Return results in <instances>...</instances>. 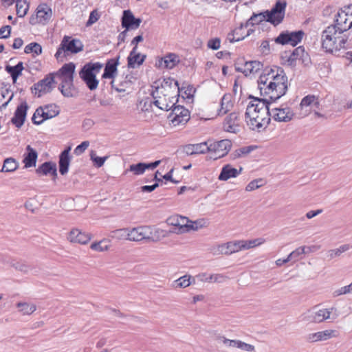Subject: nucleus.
<instances>
[{
  "instance_id": "4",
  "label": "nucleus",
  "mask_w": 352,
  "mask_h": 352,
  "mask_svg": "<svg viewBox=\"0 0 352 352\" xmlns=\"http://www.w3.org/2000/svg\"><path fill=\"white\" fill-rule=\"evenodd\" d=\"M321 42L326 52L339 55L342 50L346 48L348 37L335 27L329 25L322 32Z\"/></svg>"
},
{
  "instance_id": "39",
  "label": "nucleus",
  "mask_w": 352,
  "mask_h": 352,
  "mask_svg": "<svg viewBox=\"0 0 352 352\" xmlns=\"http://www.w3.org/2000/svg\"><path fill=\"white\" fill-rule=\"evenodd\" d=\"M16 307L21 316H30L36 310V305L32 302L19 301L16 304Z\"/></svg>"
},
{
  "instance_id": "22",
  "label": "nucleus",
  "mask_w": 352,
  "mask_h": 352,
  "mask_svg": "<svg viewBox=\"0 0 352 352\" xmlns=\"http://www.w3.org/2000/svg\"><path fill=\"white\" fill-rule=\"evenodd\" d=\"M91 234L78 228H74L69 230L67 235V239L72 243L85 245L91 239Z\"/></svg>"
},
{
  "instance_id": "36",
  "label": "nucleus",
  "mask_w": 352,
  "mask_h": 352,
  "mask_svg": "<svg viewBox=\"0 0 352 352\" xmlns=\"http://www.w3.org/2000/svg\"><path fill=\"white\" fill-rule=\"evenodd\" d=\"M184 151L188 155L206 153L208 152V142L186 145Z\"/></svg>"
},
{
  "instance_id": "46",
  "label": "nucleus",
  "mask_w": 352,
  "mask_h": 352,
  "mask_svg": "<svg viewBox=\"0 0 352 352\" xmlns=\"http://www.w3.org/2000/svg\"><path fill=\"white\" fill-rule=\"evenodd\" d=\"M191 283V276L189 275H184L175 280L172 283V287L175 289H184L190 286Z\"/></svg>"
},
{
  "instance_id": "13",
  "label": "nucleus",
  "mask_w": 352,
  "mask_h": 352,
  "mask_svg": "<svg viewBox=\"0 0 352 352\" xmlns=\"http://www.w3.org/2000/svg\"><path fill=\"white\" fill-rule=\"evenodd\" d=\"M331 26L335 27L340 32L344 33L352 28V8H346L338 11L336 15L334 24Z\"/></svg>"
},
{
  "instance_id": "31",
  "label": "nucleus",
  "mask_w": 352,
  "mask_h": 352,
  "mask_svg": "<svg viewBox=\"0 0 352 352\" xmlns=\"http://www.w3.org/2000/svg\"><path fill=\"white\" fill-rule=\"evenodd\" d=\"M262 68V65L259 61L251 60L246 61L238 67V70L246 76L255 74Z\"/></svg>"
},
{
  "instance_id": "55",
  "label": "nucleus",
  "mask_w": 352,
  "mask_h": 352,
  "mask_svg": "<svg viewBox=\"0 0 352 352\" xmlns=\"http://www.w3.org/2000/svg\"><path fill=\"white\" fill-rule=\"evenodd\" d=\"M266 21L265 14L264 13H260L258 14H254L252 16H251L246 22L245 24H247L248 26L254 28V25L255 24H258L260 22H262L263 21Z\"/></svg>"
},
{
  "instance_id": "19",
  "label": "nucleus",
  "mask_w": 352,
  "mask_h": 352,
  "mask_svg": "<svg viewBox=\"0 0 352 352\" xmlns=\"http://www.w3.org/2000/svg\"><path fill=\"white\" fill-rule=\"evenodd\" d=\"M303 35L302 31L285 32L276 38V42L282 45L296 46L301 41Z\"/></svg>"
},
{
  "instance_id": "20",
  "label": "nucleus",
  "mask_w": 352,
  "mask_h": 352,
  "mask_svg": "<svg viewBox=\"0 0 352 352\" xmlns=\"http://www.w3.org/2000/svg\"><path fill=\"white\" fill-rule=\"evenodd\" d=\"M269 114L275 121L284 122H289L294 116L290 107L283 105L270 109Z\"/></svg>"
},
{
  "instance_id": "6",
  "label": "nucleus",
  "mask_w": 352,
  "mask_h": 352,
  "mask_svg": "<svg viewBox=\"0 0 352 352\" xmlns=\"http://www.w3.org/2000/svg\"><path fill=\"white\" fill-rule=\"evenodd\" d=\"M76 65L74 63L63 65L56 73L52 74L54 78L60 82L59 89L65 97H73L76 91L74 86V75Z\"/></svg>"
},
{
  "instance_id": "9",
  "label": "nucleus",
  "mask_w": 352,
  "mask_h": 352,
  "mask_svg": "<svg viewBox=\"0 0 352 352\" xmlns=\"http://www.w3.org/2000/svg\"><path fill=\"white\" fill-rule=\"evenodd\" d=\"M102 65L100 63H89L85 64L79 72L80 78L85 82L90 90H95L98 86L96 75L100 72Z\"/></svg>"
},
{
  "instance_id": "44",
  "label": "nucleus",
  "mask_w": 352,
  "mask_h": 352,
  "mask_svg": "<svg viewBox=\"0 0 352 352\" xmlns=\"http://www.w3.org/2000/svg\"><path fill=\"white\" fill-rule=\"evenodd\" d=\"M305 52L302 47L296 48L287 58L288 65L294 66L298 60H300L305 56Z\"/></svg>"
},
{
  "instance_id": "3",
  "label": "nucleus",
  "mask_w": 352,
  "mask_h": 352,
  "mask_svg": "<svg viewBox=\"0 0 352 352\" xmlns=\"http://www.w3.org/2000/svg\"><path fill=\"white\" fill-rule=\"evenodd\" d=\"M168 82L164 80L160 86H153L152 96L153 104L159 109L164 111L171 109L178 102L179 96L177 81Z\"/></svg>"
},
{
  "instance_id": "54",
  "label": "nucleus",
  "mask_w": 352,
  "mask_h": 352,
  "mask_svg": "<svg viewBox=\"0 0 352 352\" xmlns=\"http://www.w3.org/2000/svg\"><path fill=\"white\" fill-rule=\"evenodd\" d=\"M90 159L96 167L100 168L104 165V162L108 159V156L98 157L97 156L96 151H91L90 152Z\"/></svg>"
},
{
  "instance_id": "50",
  "label": "nucleus",
  "mask_w": 352,
  "mask_h": 352,
  "mask_svg": "<svg viewBox=\"0 0 352 352\" xmlns=\"http://www.w3.org/2000/svg\"><path fill=\"white\" fill-rule=\"evenodd\" d=\"M13 96V92L9 90L6 87L0 88V102H1L3 99H7L6 102H2L1 107L6 108L8 103L12 99Z\"/></svg>"
},
{
  "instance_id": "16",
  "label": "nucleus",
  "mask_w": 352,
  "mask_h": 352,
  "mask_svg": "<svg viewBox=\"0 0 352 352\" xmlns=\"http://www.w3.org/2000/svg\"><path fill=\"white\" fill-rule=\"evenodd\" d=\"M217 340L228 348H234L241 352H256V346L241 340H230L225 336H219Z\"/></svg>"
},
{
  "instance_id": "29",
  "label": "nucleus",
  "mask_w": 352,
  "mask_h": 352,
  "mask_svg": "<svg viewBox=\"0 0 352 352\" xmlns=\"http://www.w3.org/2000/svg\"><path fill=\"white\" fill-rule=\"evenodd\" d=\"M28 104L26 102H22L16 108L14 116L11 120L12 123L17 128H20L24 123L27 115Z\"/></svg>"
},
{
  "instance_id": "35",
  "label": "nucleus",
  "mask_w": 352,
  "mask_h": 352,
  "mask_svg": "<svg viewBox=\"0 0 352 352\" xmlns=\"http://www.w3.org/2000/svg\"><path fill=\"white\" fill-rule=\"evenodd\" d=\"M148 230L146 226H138L131 229L129 228V241H140L146 240Z\"/></svg>"
},
{
  "instance_id": "56",
  "label": "nucleus",
  "mask_w": 352,
  "mask_h": 352,
  "mask_svg": "<svg viewBox=\"0 0 352 352\" xmlns=\"http://www.w3.org/2000/svg\"><path fill=\"white\" fill-rule=\"evenodd\" d=\"M266 21L265 14L264 13H260L258 14H254L252 16H251L246 22L245 24H247L248 26L254 28V25L255 24H258L260 22H262L263 21Z\"/></svg>"
},
{
  "instance_id": "37",
  "label": "nucleus",
  "mask_w": 352,
  "mask_h": 352,
  "mask_svg": "<svg viewBox=\"0 0 352 352\" xmlns=\"http://www.w3.org/2000/svg\"><path fill=\"white\" fill-rule=\"evenodd\" d=\"M119 64V57L109 60L105 65L103 78H114L118 74V65Z\"/></svg>"
},
{
  "instance_id": "15",
  "label": "nucleus",
  "mask_w": 352,
  "mask_h": 352,
  "mask_svg": "<svg viewBox=\"0 0 352 352\" xmlns=\"http://www.w3.org/2000/svg\"><path fill=\"white\" fill-rule=\"evenodd\" d=\"M231 148L232 142L228 139L213 142H208V152L214 155V160L225 157L229 153Z\"/></svg>"
},
{
  "instance_id": "33",
  "label": "nucleus",
  "mask_w": 352,
  "mask_h": 352,
  "mask_svg": "<svg viewBox=\"0 0 352 352\" xmlns=\"http://www.w3.org/2000/svg\"><path fill=\"white\" fill-rule=\"evenodd\" d=\"M38 158V153L36 151L31 147L30 145L27 146L25 152L23 154V163L24 164V168H32L35 167L36 164V160Z\"/></svg>"
},
{
  "instance_id": "47",
  "label": "nucleus",
  "mask_w": 352,
  "mask_h": 352,
  "mask_svg": "<svg viewBox=\"0 0 352 352\" xmlns=\"http://www.w3.org/2000/svg\"><path fill=\"white\" fill-rule=\"evenodd\" d=\"M19 167V162L13 157L6 158L1 170V172L12 173L15 171Z\"/></svg>"
},
{
  "instance_id": "18",
  "label": "nucleus",
  "mask_w": 352,
  "mask_h": 352,
  "mask_svg": "<svg viewBox=\"0 0 352 352\" xmlns=\"http://www.w3.org/2000/svg\"><path fill=\"white\" fill-rule=\"evenodd\" d=\"M54 85V77L53 74L47 76L43 79L34 85L32 93L37 97L50 92Z\"/></svg>"
},
{
  "instance_id": "27",
  "label": "nucleus",
  "mask_w": 352,
  "mask_h": 352,
  "mask_svg": "<svg viewBox=\"0 0 352 352\" xmlns=\"http://www.w3.org/2000/svg\"><path fill=\"white\" fill-rule=\"evenodd\" d=\"M161 161L157 160L151 163H138L129 166V168L124 171V174L128 172H131L134 175H142L144 173L146 169H154L160 164Z\"/></svg>"
},
{
  "instance_id": "53",
  "label": "nucleus",
  "mask_w": 352,
  "mask_h": 352,
  "mask_svg": "<svg viewBox=\"0 0 352 352\" xmlns=\"http://www.w3.org/2000/svg\"><path fill=\"white\" fill-rule=\"evenodd\" d=\"M25 54H32L33 56H38L42 53V47L37 43H31L24 49Z\"/></svg>"
},
{
  "instance_id": "28",
  "label": "nucleus",
  "mask_w": 352,
  "mask_h": 352,
  "mask_svg": "<svg viewBox=\"0 0 352 352\" xmlns=\"http://www.w3.org/2000/svg\"><path fill=\"white\" fill-rule=\"evenodd\" d=\"M242 170V167L237 169L234 168L231 164H227L221 168V172L218 176V179L219 181L226 182L230 179L236 178L241 175Z\"/></svg>"
},
{
  "instance_id": "14",
  "label": "nucleus",
  "mask_w": 352,
  "mask_h": 352,
  "mask_svg": "<svg viewBox=\"0 0 352 352\" xmlns=\"http://www.w3.org/2000/svg\"><path fill=\"white\" fill-rule=\"evenodd\" d=\"M286 6L285 1H276L270 11L264 12L266 21L274 25L279 24L285 16Z\"/></svg>"
},
{
  "instance_id": "38",
  "label": "nucleus",
  "mask_w": 352,
  "mask_h": 352,
  "mask_svg": "<svg viewBox=\"0 0 352 352\" xmlns=\"http://www.w3.org/2000/svg\"><path fill=\"white\" fill-rule=\"evenodd\" d=\"M70 150L71 147L69 146L61 152L59 156V172L63 175L67 174L69 170L71 162V157L69 155Z\"/></svg>"
},
{
  "instance_id": "2",
  "label": "nucleus",
  "mask_w": 352,
  "mask_h": 352,
  "mask_svg": "<svg viewBox=\"0 0 352 352\" xmlns=\"http://www.w3.org/2000/svg\"><path fill=\"white\" fill-rule=\"evenodd\" d=\"M269 102L267 99L252 98L245 113V121L252 131H263L270 122Z\"/></svg>"
},
{
  "instance_id": "48",
  "label": "nucleus",
  "mask_w": 352,
  "mask_h": 352,
  "mask_svg": "<svg viewBox=\"0 0 352 352\" xmlns=\"http://www.w3.org/2000/svg\"><path fill=\"white\" fill-rule=\"evenodd\" d=\"M16 12L19 17H24L29 10V3L27 0H16Z\"/></svg>"
},
{
  "instance_id": "42",
  "label": "nucleus",
  "mask_w": 352,
  "mask_h": 352,
  "mask_svg": "<svg viewBox=\"0 0 352 352\" xmlns=\"http://www.w3.org/2000/svg\"><path fill=\"white\" fill-rule=\"evenodd\" d=\"M6 71L11 76L13 82H16L24 69L23 62H19L16 65H6Z\"/></svg>"
},
{
  "instance_id": "32",
  "label": "nucleus",
  "mask_w": 352,
  "mask_h": 352,
  "mask_svg": "<svg viewBox=\"0 0 352 352\" xmlns=\"http://www.w3.org/2000/svg\"><path fill=\"white\" fill-rule=\"evenodd\" d=\"M223 129L230 133H236L239 130V114L236 112L230 113L223 124Z\"/></svg>"
},
{
  "instance_id": "24",
  "label": "nucleus",
  "mask_w": 352,
  "mask_h": 352,
  "mask_svg": "<svg viewBox=\"0 0 352 352\" xmlns=\"http://www.w3.org/2000/svg\"><path fill=\"white\" fill-rule=\"evenodd\" d=\"M254 31V29L248 26L245 23H241L231 34H228V39L231 42L240 41L250 36Z\"/></svg>"
},
{
  "instance_id": "10",
  "label": "nucleus",
  "mask_w": 352,
  "mask_h": 352,
  "mask_svg": "<svg viewBox=\"0 0 352 352\" xmlns=\"http://www.w3.org/2000/svg\"><path fill=\"white\" fill-rule=\"evenodd\" d=\"M82 49L83 45L80 40L65 36L54 56L58 60H63L69 54H76Z\"/></svg>"
},
{
  "instance_id": "21",
  "label": "nucleus",
  "mask_w": 352,
  "mask_h": 352,
  "mask_svg": "<svg viewBox=\"0 0 352 352\" xmlns=\"http://www.w3.org/2000/svg\"><path fill=\"white\" fill-rule=\"evenodd\" d=\"M142 20L139 18H135L129 10H124L122 18V25L123 28H125L126 30L120 34L119 37L122 36L123 38L127 30L138 28Z\"/></svg>"
},
{
  "instance_id": "40",
  "label": "nucleus",
  "mask_w": 352,
  "mask_h": 352,
  "mask_svg": "<svg viewBox=\"0 0 352 352\" xmlns=\"http://www.w3.org/2000/svg\"><path fill=\"white\" fill-rule=\"evenodd\" d=\"M145 56L137 52V46H134L129 56H128V65L129 67L135 68L142 65L145 59Z\"/></svg>"
},
{
  "instance_id": "5",
  "label": "nucleus",
  "mask_w": 352,
  "mask_h": 352,
  "mask_svg": "<svg viewBox=\"0 0 352 352\" xmlns=\"http://www.w3.org/2000/svg\"><path fill=\"white\" fill-rule=\"evenodd\" d=\"M265 242L263 238H257L250 240H234L213 246L211 251L213 254L230 255L243 250H250L258 247Z\"/></svg>"
},
{
  "instance_id": "1",
  "label": "nucleus",
  "mask_w": 352,
  "mask_h": 352,
  "mask_svg": "<svg viewBox=\"0 0 352 352\" xmlns=\"http://www.w3.org/2000/svg\"><path fill=\"white\" fill-rule=\"evenodd\" d=\"M288 85V78L284 69L277 66L264 69L258 80L261 94L272 101L283 96L287 91Z\"/></svg>"
},
{
  "instance_id": "41",
  "label": "nucleus",
  "mask_w": 352,
  "mask_h": 352,
  "mask_svg": "<svg viewBox=\"0 0 352 352\" xmlns=\"http://www.w3.org/2000/svg\"><path fill=\"white\" fill-rule=\"evenodd\" d=\"M36 173L38 175H51L56 177L57 175V168L55 163L45 162L42 164L37 169Z\"/></svg>"
},
{
  "instance_id": "23",
  "label": "nucleus",
  "mask_w": 352,
  "mask_h": 352,
  "mask_svg": "<svg viewBox=\"0 0 352 352\" xmlns=\"http://www.w3.org/2000/svg\"><path fill=\"white\" fill-rule=\"evenodd\" d=\"M334 307L322 308L318 310L309 311L307 314V320L311 322L320 323L331 318Z\"/></svg>"
},
{
  "instance_id": "17",
  "label": "nucleus",
  "mask_w": 352,
  "mask_h": 352,
  "mask_svg": "<svg viewBox=\"0 0 352 352\" xmlns=\"http://www.w3.org/2000/svg\"><path fill=\"white\" fill-rule=\"evenodd\" d=\"M169 116L173 126H177L186 124L190 119L189 111L182 106H174Z\"/></svg>"
},
{
  "instance_id": "45",
  "label": "nucleus",
  "mask_w": 352,
  "mask_h": 352,
  "mask_svg": "<svg viewBox=\"0 0 352 352\" xmlns=\"http://www.w3.org/2000/svg\"><path fill=\"white\" fill-rule=\"evenodd\" d=\"M315 246L306 247V246H300L295 249L292 251L289 255V258L290 261L294 260V261H297L299 258V256L307 254L308 252H313L314 250Z\"/></svg>"
},
{
  "instance_id": "51",
  "label": "nucleus",
  "mask_w": 352,
  "mask_h": 352,
  "mask_svg": "<svg viewBox=\"0 0 352 352\" xmlns=\"http://www.w3.org/2000/svg\"><path fill=\"white\" fill-rule=\"evenodd\" d=\"M152 102L151 101H144L142 102V119L146 121H149L153 118L152 113Z\"/></svg>"
},
{
  "instance_id": "52",
  "label": "nucleus",
  "mask_w": 352,
  "mask_h": 352,
  "mask_svg": "<svg viewBox=\"0 0 352 352\" xmlns=\"http://www.w3.org/2000/svg\"><path fill=\"white\" fill-rule=\"evenodd\" d=\"M110 237L117 240H129V228L115 230L111 232Z\"/></svg>"
},
{
  "instance_id": "30",
  "label": "nucleus",
  "mask_w": 352,
  "mask_h": 352,
  "mask_svg": "<svg viewBox=\"0 0 352 352\" xmlns=\"http://www.w3.org/2000/svg\"><path fill=\"white\" fill-rule=\"evenodd\" d=\"M179 62V56L174 53H170L160 58L156 66L161 69H172Z\"/></svg>"
},
{
  "instance_id": "11",
  "label": "nucleus",
  "mask_w": 352,
  "mask_h": 352,
  "mask_svg": "<svg viewBox=\"0 0 352 352\" xmlns=\"http://www.w3.org/2000/svg\"><path fill=\"white\" fill-rule=\"evenodd\" d=\"M53 12L51 7L46 3H40L36 9L35 14L30 18V23L34 25H47L51 20Z\"/></svg>"
},
{
  "instance_id": "57",
  "label": "nucleus",
  "mask_w": 352,
  "mask_h": 352,
  "mask_svg": "<svg viewBox=\"0 0 352 352\" xmlns=\"http://www.w3.org/2000/svg\"><path fill=\"white\" fill-rule=\"evenodd\" d=\"M266 21L265 14L264 13H260L258 14H254L252 16H251L246 22L245 24H247L248 26L254 28V25L255 24H258L260 22H262L263 21Z\"/></svg>"
},
{
  "instance_id": "8",
  "label": "nucleus",
  "mask_w": 352,
  "mask_h": 352,
  "mask_svg": "<svg viewBox=\"0 0 352 352\" xmlns=\"http://www.w3.org/2000/svg\"><path fill=\"white\" fill-rule=\"evenodd\" d=\"M320 100L315 95H307L302 98L299 104L298 115L300 118H305L314 113L317 118H322L323 115L320 112Z\"/></svg>"
},
{
  "instance_id": "49",
  "label": "nucleus",
  "mask_w": 352,
  "mask_h": 352,
  "mask_svg": "<svg viewBox=\"0 0 352 352\" xmlns=\"http://www.w3.org/2000/svg\"><path fill=\"white\" fill-rule=\"evenodd\" d=\"M351 248L349 244H344L339 246L337 248L329 250L327 252V256L330 259L340 256L343 253L346 252Z\"/></svg>"
},
{
  "instance_id": "64",
  "label": "nucleus",
  "mask_w": 352,
  "mask_h": 352,
  "mask_svg": "<svg viewBox=\"0 0 352 352\" xmlns=\"http://www.w3.org/2000/svg\"><path fill=\"white\" fill-rule=\"evenodd\" d=\"M260 51L263 54H267L270 52V44L267 41H263L260 45Z\"/></svg>"
},
{
  "instance_id": "63",
  "label": "nucleus",
  "mask_w": 352,
  "mask_h": 352,
  "mask_svg": "<svg viewBox=\"0 0 352 352\" xmlns=\"http://www.w3.org/2000/svg\"><path fill=\"white\" fill-rule=\"evenodd\" d=\"M11 28L9 25L2 27L0 29V36L2 38H6L10 36Z\"/></svg>"
},
{
  "instance_id": "58",
  "label": "nucleus",
  "mask_w": 352,
  "mask_h": 352,
  "mask_svg": "<svg viewBox=\"0 0 352 352\" xmlns=\"http://www.w3.org/2000/svg\"><path fill=\"white\" fill-rule=\"evenodd\" d=\"M263 185L264 182L262 179H254L248 184V185L245 186V190L248 192H251L258 189Z\"/></svg>"
},
{
  "instance_id": "43",
  "label": "nucleus",
  "mask_w": 352,
  "mask_h": 352,
  "mask_svg": "<svg viewBox=\"0 0 352 352\" xmlns=\"http://www.w3.org/2000/svg\"><path fill=\"white\" fill-rule=\"evenodd\" d=\"M111 246V241L108 239H103L100 241L93 242L90 245V248L95 252H104L109 251Z\"/></svg>"
},
{
  "instance_id": "34",
  "label": "nucleus",
  "mask_w": 352,
  "mask_h": 352,
  "mask_svg": "<svg viewBox=\"0 0 352 352\" xmlns=\"http://www.w3.org/2000/svg\"><path fill=\"white\" fill-rule=\"evenodd\" d=\"M146 228L148 230L146 234V241H158L167 237L168 235L166 230L159 228L146 226Z\"/></svg>"
},
{
  "instance_id": "7",
  "label": "nucleus",
  "mask_w": 352,
  "mask_h": 352,
  "mask_svg": "<svg viewBox=\"0 0 352 352\" xmlns=\"http://www.w3.org/2000/svg\"><path fill=\"white\" fill-rule=\"evenodd\" d=\"M167 223L174 227L175 232L178 234H184L191 230H198L205 226L204 219L191 221L188 218L179 214L169 217L166 220Z\"/></svg>"
},
{
  "instance_id": "60",
  "label": "nucleus",
  "mask_w": 352,
  "mask_h": 352,
  "mask_svg": "<svg viewBox=\"0 0 352 352\" xmlns=\"http://www.w3.org/2000/svg\"><path fill=\"white\" fill-rule=\"evenodd\" d=\"M89 141H84L80 144L77 146L76 148L74 149V154L76 155H80L82 153L85 151V150L89 147Z\"/></svg>"
},
{
  "instance_id": "12",
  "label": "nucleus",
  "mask_w": 352,
  "mask_h": 352,
  "mask_svg": "<svg viewBox=\"0 0 352 352\" xmlns=\"http://www.w3.org/2000/svg\"><path fill=\"white\" fill-rule=\"evenodd\" d=\"M58 107L55 104H47L38 108L32 116V121L35 124H41L45 120L56 117L59 114Z\"/></svg>"
},
{
  "instance_id": "59",
  "label": "nucleus",
  "mask_w": 352,
  "mask_h": 352,
  "mask_svg": "<svg viewBox=\"0 0 352 352\" xmlns=\"http://www.w3.org/2000/svg\"><path fill=\"white\" fill-rule=\"evenodd\" d=\"M207 46L209 49L217 50L221 47V40L219 38H214L208 41Z\"/></svg>"
},
{
  "instance_id": "62",
  "label": "nucleus",
  "mask_w": 352,
  "mask_h": 352,
  "mask_svg": "<svg viewBox=\"0 0 352 352\" xmlns=\"http://www.w3.org/2000/svg\"><path fill=\"white\" fill-rule=\"evenodd\" d=\"M227 278L228 277L223 274H213L209 279L211 280L210 283H223Z\"/></svg>"
},
{
  "instance_id": "26",
  "label": "nucleus",
  "mask_w": 352,
  "mask_h": 352,
  "mask_svg": "<svg viewBox=\"0 0 352 352\" xmlns=\"http://www.w3.org/2000/svg\"><path fill=\"white\" fill-rule=\"evenodd\" d=\"M338 333L334 329H325L315 333H309L307 336V340L310 342H317L330 340L336 338Z\"/></svg>"
},
{
  "instance_id": "61",
  "label": "nucleus",
  "mask_w": 352,
  "mask_h": 352,
  "mask_svg": "<svg viewBox=\"0 0 352 352\" xmlns=\"http://www.w3.org/2000/svg\"><path fill=\"white\" fill-rule=\"evenodd\" d=\"M100 18V14L97 10H93L89 16V19L87 22V25L89 26L95 23Z\"/></svg>"
},
{
  "instance_id": "25",
  "label": "nucleus",
  "mask_w": 352,
  "mask_h": 352,
  "mask_svg": "<svg viewBox=\"0 0 352 352\" xmlns=\"http://www.w3.org/2000/svg\"><path fill=\"white\" fill-rule=\"evenodd\" d=\"M234 104V100L231 94H226L216 105L217 115L221 116L231 111Z\"/></svg>"
}]
</instances>
